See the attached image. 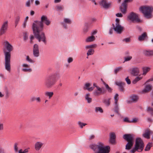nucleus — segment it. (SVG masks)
<instances>
[{"mask_svg":"<svg viewBox=\"0 0 153 153\" xmlns=\"http://www.w3.org/2000/svg\"><path fill=\"white\" fill-rule=\"evenodd\" d=\"M43 22L47 26L49 25L51 23L50 21L47 16L43 15L41 17V21H36L33 23L32 28L35 37L39 42L42 41L45 44L46 43V38L44 33L41 31L43 28Z\"/></svg>","mask_w":153,"mask_h":153,"instance_id":"nucleus-1","label":"nucleus"},{"mask_svg":"<svg viewBox=\"0 0 153 153\" xmlns=\"http://www.w3.org/2000/svg\"><path fill=\"white\" fill-rule=\"evenodd\" d=\"M4 44L5 48L8 52L6 51L5 49L4 50V52L5 56L4 66L6 70L9 72L10 71V57L11 55L10 52L13 50L12 45L7 41H5Z\"/></svg>","mask_w":153,"mask_h":153,"instance_id":"nucleus-2","label":"nucleus"},{"mask_svg":"<svg viewBox=\"0 0 153 153\" xmlns=\"http://www.w3.org/2000/svg\"><path fill=\"white\" fill-rule=\"evenodd\" d=\"M90 147L95 151L96 153H109L110 150L109 146H105L101 142L98 143L97 145H91Z\"/></svg>","mask_w":153,"mask_h":153,"instance_id":"nucleus-3","label":"nucleus"},{"mask_svg":"<svg viewBox=\"0 0 153 153\" xmlns=\"http://www.w3.org/2000/svg\"><path fill=\"white\" fill-rule=\"evenodd\" d=\"M60 77L59 74L57 73L49 75L46 78L45 83V86L48 88H51L55 84L56 79Z\"/></svg>","mask_w":153,"mask_h":153,"instance_id":"nucleus-4","label":"nucleus"},{"mask_svg":"<svg viewBox=\"0 0 153 153\" xmlns=\"http://www.w3.org/2000/svg\"><path fill=\"white\" fill-rule=\"evenodd\" d=\"M140 10L143 14L145 17L149 19L152 17L153 7L152 6H146L140 7Z\"/></svg>","mask_w":153,"mask_h":153,"instance_id":"nucleus-5","label":"nucleus"},{"mask_svg":"<svg viewBox=\"0 0 153 153\" xmlns=\"http://www.w3.org/2000/svg\"><path fill=\"white\" fill-rule=\"evenodd\" d=\"M124 139L126 140L128 143L126 146V149L129 150L131 149L134 144V138L133 135L131 134H126L123 136Z\"/></svg>","mask_w":153,"mask_h":153,"instance_id":"nucleus-6","label":"nucleus"},{"mask_svg":"<svg viewBox=\"0 0 153 153\" xmlns=\"http://www.w3.org/2000/svg\"><path fill=\"white\" fill-rule=\"evenodd\" d=\"M144 147V143L140 138H138L136 139L134 148L131 150V153H134L136 151L139 152L142 151Z\"/></svg>","mask_w":153,"mask_h":153,"instance_id":"nucleus-7","label":"nucleus"},{"mask_svg":"<svg viewBox=\"0 0 153 153\" xmlns=\"http://www.w3.org/2000/svg\"><path fill=\"white\" fill-rule=\"evenodd\" d=\"M128 20H130L133 22H140L142 21L138 18V15L133 12H131L127 17Z\"/></svg>","mask_w":153,"mask_h":153,"instance_id":"nucleus-8","label":"nucleus"},{"mask_svg":"<svg viewBox=\"0 0 153 153\" xmlns=\"http://www.w3.org/2000/svg\"><path fill=\"white\" fill-rule=\"evenodd\" d=\"M8 26V21L6 20L4 22L0 29V35L1 36L5 33Z\"/></svg>","mask_w":153,"mask_h":153,"instance_id":"nucleus-9","label":"nucleus"},{"mask_svg":"<svg viewBox=\"0 0 153 153\" xmlns=\"http://www.w3.org/2000/svg\"><path fill=\"white\" fill-rule=\"evenodd\" d=\"M113 29L117 33L120 34L123 30L124 27L120 24H115V25L113 24Z\"/></svg>","mask_w":153,"mask_h":153,"instance_id":"nucleus-10","label":"nucleus"},{"mask_svg":"<svg viewBox=\"0 0 153 153\" xmlns=\"http://www.w3.org/2000/svg\"><path fill=\"white\" fill-rule=\"evenodd\" d=\"M104 92V88L100 87H97V88L93 92V94L95 96H99Z\"/></svg>","mask_w":153,"mask_h":153,"instance_id":"nucleus-11","label":"nucleus"},{"mask_svg":"<svg viewBox=\"0 0 153 153\" xmlns=\"http://www.w3.org/2000/svg\"><path fill=\"white\" fill-rule=\"evenodd\" d=\"M22 71L24 72H31L32 69L30 67V65L26 63H23L22 65Z\"/></svg>","mask_w":153,"mask_h":153,"instance_id":"nucleus-12","label":"nucleus"},{"mask_svg":"<svg viewBox=\"0 0 153 153\" xmlns=\"http://www.w3.org/2000/svg\"><path fill=\"white\" fill-rule=\"evenodd\" d=\"M71 21L70 19L65 18L63 19V21L62 22L61 24L63 28L66 29L68 27L67 24H71Z\"/></svg>","mask_w":153,"mask_h":153,"instance_id":"nucleus-13","label":"nucleus"},{"mask_svg":"<svg viewBox=\"0 0 153 153\" xmlns=\"http://www.w3.org/2000/svg\"><path fill=\"white\" fill-rule=\"evenodd\" d=\"M33 55L34 57H37L39 56V46L38 45H34L33 49Z\"/></svg>","mask_w":153,"mask_h":153,"instance_id":"nucleus-14","label":"nucleus"},{"mask_svg":"<svg viewBox=\"0 0 153 153\" xmlns=\"http://www.w3.org/2000/svg\"><path fill=\"white\" fill-rule=\"evenodd\" d=\"M143 53L146 56H153V50L150 49L144 50L143 51Z\"/></svg>","mask_w":153,"mask_h":153,"instance_id":"nucleus-15","label":"nucleus"},{"mask_svg":"<svg viewBox=\"0 0 153 153\" xmlns=\"http://www.w3.org/2000/svg\"><path fill=\"white\" fill-rule=\"evenodd\" d=\"M100 4L103 7L106 8L109 7L111 5V4L108 3L106 0H102L100 2Z\"/></svg>","mask_w":153,"mask_h":153,"instance_id":"nucleus-16","label":"nucleus"},{"mask_svg":"<svg viewBox=\"0 0 153 153\" xmlns=\"http://www.w3.org/2000/svg\"><path fill=\"white\" fill-rule=\"evenodd\" d=\"M130 73L132 75L134 76L138 75L140 73L139 68L137 67L132 68L131 69Z\"/></svg>","mask_w":153,"mask_h":153,"instance_id":"nucleus-17","label":"nucleus"},{"mask_svg":"<svg viewBox=\"0 0 153 153\" xmlns=\"http://www.w3.org/2000/svg\"><path fill=\"white\" fill-rule=\"evenodd\" d=\"M147 38V33L146 32H144L141 35L139 36L138 40L140 41H142L145 40Z\"/></svg>","mask_w":153,"mask_h":153,"instance_id":"nucleus-18","label":"nucleus"},{"mask_svg":"<svg viewBox=\"0 0 153 153\" xmlns=\"http://www.w3.org/2000/svg\"><path fill=\"white\" fill-rule=\"evenodd\" d=\"M91 84L90 83H86L85 85V86L83 87L84 90H87L89 91H91L94 89L93 87H90Z\"/></svg>","mask_w":153,"mask_h":153,"instance_id":"nucleus-19","label":"nucleus"},{"mask_svg":"<svg viewBox=\"0 0 153 153\" xmlns=\"http://www.w3.org/2000/svg\"><path fill=\"white\" fill-rule=\"evenodd\" d=\"M152 85H149L146 86L145 88L142 91V93H145L148 92L152 89Z\"/></svg>","mask_w":153,"mask_h":153,"instance_id":"nucleus-20","label":"nucleus"},{"mask_svg":"<svg viewBox=\"0 0 153 153\" xmlns=\"http://www.w3.org/2000/svg\"><path fill=\"white\" fill-rule=\"evenodd\" d=\"M44 143L41 142H37L35 145V148L36 151L40 150L42 147Z\"/></svg>","mask_w":153,"mask_h":153,"instance_id":"nucleus-21","label":"nucleus"},{"mask_svg":"<svg viewBox=\"0 0 153 153\" xmlns=\"http://www.w3.org/2000/svg\"><path fill=\"white\" fill-rule=\"evenodd\" d=\"M115 84L119 87V89L121 91H123V86L125 85L124 82H121L116 81Z\"/></svg>","mask_w":153,"mask_h":153,"instance_id":"nucleus-22","label":"nucleus"},{"mask_svg":"<svg viewBox=\"0 0 153 153\" xmlns=\"http://www.w3.org/2000/svg\"><path fill=\"white\" fill-rule=\"evenodd\" d=\"M127 8V4L123 3L120 7L121 12L123 13H125L126 12Z\"/></svg>","mask_w":153,"mask_h":153,"instance_id":"nucleus-23","label":"nucleus"},{"mask_svg":"<svg viewBox=\"0 0 153 153\" xmlns=\"http://www.w3.org/2000/svg\"><path fill=\"white\" fill-rule=\"evenodd\" d=\"M95 39V37L94 36L91 35L87 37L85 41L86 42H90L94 41Z\"/></svg>","mask_w":153,"mask_h":153,"instance_id":"nucleus-24","label":"nucleus"},{"mask_svg":"<svg viewBox=\"0 0 153 153\" xmlns=\"http://www.w3.org/2000/svg\"><path fill=\"white\" fill-rule=\"evenodd\" d=\"M54 93L52 91H46L45 93V95L46 97H48L49 99H51Z\"/></svg>","mask_w":153,"mask_h":153,"instance_id":"nucleus-25","label":"nucleus"},{"mask_svg":"<svg viewBox=\"0 0 153 153\" xmlns=\"http://www.w3.org/2000/svg\"><path fill=\"white\" fill-rule=\"evenodd\" d=\"M130 98L131 102H136L139 99L138 97L137 96L135 95H133L131 96Z\"/></svg>","mask_w":153,"mask_h":153,"instance_id":"nucleus-26","label":"nucleus"},{"mask_svg":"<svg viewBox=\"0 0 153 153\" xmlns=\"http://www.w3.org/2000/svg\"><path fill=\"white\" fill-rule=\"evenodd\" d=\"M85 99L87 100L88 103H90L92 101V98L90 97V94L89 93H87L85 94Z\"/></svg>","mask_w":153,"mask_h":153,"instance_id":"nucleus-27","label":"nucleus"},{"mask_svg":"<svg viewBox=\"0 0 153 153\" xmlns=\"http://www.w3.org/2000/svg\"><path fill=\"white\" fill-rule=\"evenodd\" d=\"M142 69L143 71L142 75L145 76L150 71V68L149 67H143Z\"/></svg>","mask_w":153,"mask_h":153,"instance_id":"nucleus-28","label":"nucleus"},{"mask_svg":"<svg viewBox=\"0 0 153 153\" xmlns=\"http://www.w3.org/2000/svg\"><path fill=\"white\" fill-rule=\"evenodd\" d=\"M97 47V45L96 44L87 45L85 46V50H87L89 49H92V48H96Z\"/></svg>","mask_w":153,"mask_h":153,"instance_id":"nucleus-29","label":"nucleus"},{"mask_svg":"<svg viewBox=\"0 0 153 153\" xmlns=\"http://www.w3.org/2000/svg\"><path fill=\"white\" fill-rule=\"evenodd\" d=\"M143 78L142 76H141L140 75L139 76L136 77L132 81V83L135 84L138 81L141 80Z\"/></svg>","mask_w":153,"mask_h":153,"instance_id":"nucleus-30","label":"nucleus"},{"mask_svg":"<svg viewBox=\"0 0 153 153\" xmlns=\"http://www.w3.org/2000/svg\"><path fill=\"white\" fill-rule=\"evenodd\" d=\"M153 145L152 143H149L146 145L145 149V150L146 151H149L151 147H152Z\"/></svg>","mask_w":153,"mask_h":153,"instance_id":"nucleus-31","label":"nucleus"},{"mask_svg":"<svg viewBox=\"0 0 153 153\" xmlns=\"http://www.w3.org/2000/svg\"><path fill=\"white\" fill-rule=\"evenodd\" d=\"M20 16L18 15L16 16L15 18V27H16L19 23L20 19Z\"/></svg>","mask_w":153,"mask_h":153,"instance_id":"nucleus-32","label":"nucleus"},{"mask_svg":"<svg viewBox=\"0 0 153 153\" xmlns=\"http://www.w3.org/2000/svg\"><path fill=\"white\" fill-rule=\"evenodd\" d=\"M95 111L96 113L99 112L100 113H102L103 111L100 107H96L95 108Z\"/></svg>","mask_w":153,"mask_h":153,"instance_id":"nucleus-33","label":"nucleus"},{"mask_svg":"<svg viewBox=\"0 0 153 153\" xmlns=\"http://www.w3.org/2000/svg\"><path fill=\"white\" fill-rule=\"evenodd\" d=\"M33 1L34 0H28L25 2V6L27 7H30Z\"/></svg>","mask_w":153,"mask_h":153,"instance_id":"nucleus-34","label":"nucleus"},{"mask_svg":"<svg viewBox=\"0 0 153 153\" xmlns=\"http://www.w3.org/2000/svg\"><path fill=\"white\" fill-rule=\"evenodd\" d=\"M87 52V55L88 56L93 55L94 52V49H89Z\"/></svg>","mask_w":153,"mask_h":153,"instance_id":"nucleus-35","label":"nucleus"},{"mask_svg":"<svg viewBox=\"0 0 153 153\" xmlns=\"http://www.w3.org/2000/svg\"><path fill=\"white\" fill-rule=\"evenodd\" d=\"M114 110L117 113H118L119 108L118 107V103H114Z\"/></svg>","mask_w":153,"mask_h":153,"instance_id":"nucleus-36","label":"nucleus"},{"mask_svg":"<svg viewBox=\"0 0 153 153\" xmlns=\"http://www.w3.org/2000/svg\"><path fill=\"white\" fill-rule=\"evenodd\" d=\"M150 131H148L146 132L145 134H143V136L145 138L147 139H149L150 137Z\"/></svg>","mask_w":153,"mask_h":153,"instance_id":"nucleus-37","label":"nucleus"},{"mask_svg":"<svg viewBox=\"0 0 153 153\" xmlns=\"http://www.w3.org/2000/svg\"><path fill=\"white\" fill-rule=\"evenodd\" d=\"M56 10L57 11H62L64 9L63 6L61 5H57L56 6Z\"/></svg>","mask_w":153,"mask_h":153,"instance_id":"nucleus-38","label":"nucleus"},{"mask_svg":"<svg viewBox=\"0 0 153 153\" xmlns=\"http://www.w3.org/2000/svg\"><path fill=\"white\" fill-rule=\"evenodd\" d=\"M122 67H119L117 68H116L114 70V72L115 74H117V73L119 72L120 71L122 70Z\"/></svg>","mask_w":153,"mask_h":153,"instance_id":"nucleus-39","label":"nucleus"},{"mask_svg":"<svg viewBox=\"0 0 153 153\" xmlns=\"http://www.w3.org/2000/svg\"><path fill=\"white\" fill-rule=\"evenodd\" d=\"M118 96L119 95L117 94H116L114 96V99L115 101L114 103H118Z\"/></svg>","mask_w":153,"mask_h":153,"instance_id":"nucleus-40","label":"nucleus"},{"mask_svg":"<svg viewBox=\"0 0 153 153\" xmlns=\"http://www.w3.org/2000/svg\"><path fill=\"white\" fill-rule=\"evenodd\" d=\"M26 60L28 62L30 63H33L34 62V61L30 58L28 56H26Z\"/></svg>","mask_w":153,"mask_h":153,"instance_id":"nucleus-41","label":"nucleus"},{"mask_svg":"<svg viewBox=\"0 0 153 153\" xmlns=\"http://www.w3.org/2000/svg\"><path fill=\"white\" fill-rule=\"evenodd\" d=\"M104 102L106 105L109 106L110 104V99H108L105 100Z\"/></svg>","mask_w":153,"mask_h":153,"instance_id":"nucleus-42","label":"nucleus"},{"mask_svg":"<svg viewBox=\"0 0 153 153\" xmlns=\"http://www.w3.org/2000/svg\"><path fill=\"white\" fill-rule=\"evenodd\" d=\"M18 144L17 143H16L14 144V149L15 152H18Z\"/></svg>","mask_w":153,"mask_h":153,"instance_id":"nucleus-43","label":"nucleus"},{"mask_svg":"<svg viewBox=\"0 0 153 153\" xmlns=\"http://www.w3.org/2000/svg\"><path fill=\"white\" fill-rule=\"evenodd\" d=\"M132 58V57L131 56H128L127 57H124V62L128 61L130 60Z\"/></svg>","mask_w":153,"mask_h":153,"instance_id":"nucleus-44","label":"nucleus"},{"mask_svg":"<svg viewBox=\"0 0 153 153\" xmlns=\"http://www.w3.org/2000/svg\"><path fill=\"white\" fill-rule=\"evenodd\" d=\"M78 124L79 125L81 128H82L83 127L85 126L86 124L79 121L78 123Z\"/></svg>","mask_w":153,"mask_h":153,"instance_id":"nucleus-45","label":"nucleus"},{"mask_svg":"<svg viewBox=\"0 0 153 153\" xmlns=\"http://www.w3.org/2000/svg\"><path fill=\"white\" fill-rule=\"evenodd\" d=\"M148 111L150 113L152 114H153V109L152 108L149 107L147 108Z\"/></svg>","mask_w":153,"mask_h":153,"instance_id":"nucleus-46","label":"nucleus"},{"mask_svg":"<svg viewBox=\"0 0 153 153\" xmlns=\"http://www.w3.org/2000/svg\"><path fill=\"white\" fill-rule=\"evenodd\" d=\"M88 26L87 25H85L83 29V31L85 33L88 32Z\"/></svg>","mask_w":153,"mask_h":153,"instance_id":"nucleus-47","label":"nucleus"},{"mask_svg":"<svg viewBox=\"0 0 153 153\" xmlns=\"http://www.w3.org/2000/svg\"><path fill=\"white\" fill-rule=\"evenodd\" d=\"M116 135L114 133H112L110 134V138L115 139Z\"/></svg>","mask_w":153,"mask_h":153,"instance_id":"nucleus-48","label":"nucleus"},{"mask_svg":"<svg viewBox=\"0 0 153 153\" xmlns=\"http://www.w3.org/2000/svg\"><path fill=\"white\" fill-rule=\"evenodd\" d=\"M125 80L128 84H130L131 83V81L128 77L125 79Z\"/></svg>","mask_w":153,"mask_h":153,"instance_id":"nucleus-49","label":"nucleus"},{"mask_svg":"<svg viewBox=\"0 0 153 153\" xmlns=\"http://www.w3.org/2000/svg\"><path fill=\"white\" fill-rule=\"evenodd\" d=\"M24 39L25 40H27L28 39V35L27 34V33H24Z\"/></svg>","mask_w":153,"mask_h":153,"instance_id":"nucleus-50","label":"nucleus"},{"mask_svg":"<svg viewBox=\"0 0 153 153\" xmlns=\"http://www.w3.org/2000/svg\"><path fill=\"white\" fill-rule=\"evenodd\" d=\"M34 39V36L32 35H31L30 37V43L32 44L33 43V40Z\"/></svg>","mask_w":153,"mask_h":153,"instance_id":"nucleus-51","label":"nucleus"},{"mask_svg":"<svg viewBox=\"0 0 153 153\" xmlns=\"http://www.w3.org/2000/svg\"><path fill=\"white\" fill-rule=\"evenodd\" d=\"M124 121L125 122H128L129 123H131V120H129L128 118L127 117H126L124 119H123Z\"/></svg>","mask_w":153,"mask_h":153,"instance_id":"nucleus-52","label":"nucleus"},{"mask_svg":"<svg viewBox=\"0 0 153 153\" xmlns=\"http://www.w3.org/2000/svg\"><path fill=\"white\" fill-rule=\"evenodd\" d=\"M95 137V135L94 134H91L90 135L89 138V139L90 140H91L94 138Z\"/></svg>","mask_w":153,"mask_h":153,"instance_id":"nucleus-53","label":"nucleus"},{"mask_svg":"<svg viewBox=\"0 0 153 153\" xmlns=\"http://www.w3.org/2000/svg\"><path fill=\"white\" fill-rule=\"evenodd\" d=\"M73 61V59L71 57H69L68 59V63L71 62Z\"/></svg>","mask_w":153,"mask_h":153,"instance_id":"nucleus-54","label":"nucleus"},{"mask_svg":"<svg viewBox=\"0 0 153 153\" xmlns=\"http://www.w3.org/2000/svg\"><path fill=\"white\" fill-rule=\"evenodd\" d=\"M110 141L111 143L114 144L115 143V139L110 138Z\"/></svg>","mask_w":153,"mask_h":153,"instance_id":"nucleus-55","label":"nucleus"},{"mask_svg":"<svg viewBox=\"0 0 153 153\" xmlns=\"http://www.w3.org/2000/svg\"><path fill=\"white\" fill-rule=\"evenodd\" d=\"M36 100L38 102H40L41 101V99L39 97H38L36 98Z\"/></svg>","mask_w":153,"mask_h":153,"instance_id":"nucleus-56","label":"nucleus"},{"mask_svg":"<svg viewBox=\"0 0 153 153\" xmlns=\"http://www.w3.org/2000/svg\"><path fill=\"white\" fill-rule=\"evenodd\" d=\"M27 22H26V21H24V22L22 24V27L23 28H25L26 26V25H27Z\"/></svg>","mask_w":153,"mask_h":153,"instance_id":"nucleus-57","label":"nucleus"},{"mask_svg":"<svg viewBox=\"0 0 153 153\" xmlns=\"http://www.w3.org/2000/svg\"><path fill=\"white\" fill-rule=\"evenodd\" d=\"M133 1V0H125L123 3L127 4V3L131 2Z\"/></svg>","mask_w":153,"mask_h":153,"instance_id":"nucleus-58","label":"nucleus"},{"mask_svg":"<svg viewBox=\"0 0 153 153\" xmlns=\"http://www.w3.org/2000/svg\"><path fill=\"white\" fill-rule=\"evenodd\" d=\"M36 98L34 97H31L30 99V100L31 102H33L36 100Z\"/></svg>","mask_w":153,"mask_h":153,"instance_id":"nucleus-59","label":"nucleus"},{"mask_svg":"<svg viewBox=\"0 0 153 153\" xmlns=\"http://www.w3.org/2000/svg\"><path fill=\"white\" fill-rule=\"evenodd\" d=\"M116 16L117 17H121L123 16V15L120 13H118L116 14Z\"/></svg>","mask_w":153,"mask_h":153,"instance_id":"nucleus-60","label":"nucleus"},{"mask_svg":"<svg viewBox=\"0 0 153 153\" xmlns=\"http://www.w3.org/2000/svg\"><path fill=\"white\" fill-rule=\"evenodd\" d=\"M4 129L3 124L2 123H0V131Z\"/></svg>","mask_w":153,"mask_h":153,"instance_id":"nucleus-61","label":"nucleus"},{"mask_svg":"<svg viewBox=\"0 0 153 153\" xmlns=\"http://www.w3.org/2000/svg\"><path fill=\"white\" fill-rule=\"evenodd\" d=\"M35 3L36 5H39L40 4V2L38 0H36L35 1Z\"/></svg>","mask_w":153,"mask_h":153,"instance_id":"nucleus-62","label":"nucleus"},{"mask_svg":"<svg viewBox=\"0 0 153 153\" xmlns=\"http://www.w3.org/2000/svg\"><path fill=\"white\" fill-rule=\"evenodd\" d=\"M123 41L126 42H129L130 41V39L128 38H127L124 39Z\"/></svg>","mask_w":153,"mask_h":153,"instance_id":"nucleus-63","label":"nucleus"},{"mask_svg":"<svg viewBox=\"0 0 153 153\" xmlns=\"http://www.w3.org/2000/svg\"><path fill=\"white\" fill-rule=\"evenodd\" d=\"M137 121V119L136 118L133 119L132 120H131V123H136Z\"/></svg>","mask_w":153,"mask_h":153,"instance_id":"nucleus-64","label":"nucleus"}]
</instances>
